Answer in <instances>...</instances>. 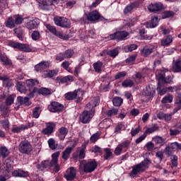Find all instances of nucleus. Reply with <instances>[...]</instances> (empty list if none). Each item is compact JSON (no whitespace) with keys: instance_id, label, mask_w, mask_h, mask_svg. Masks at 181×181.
Listing matches in <instances>:
<instances>
[{"instance_id":"nucleus-16","label":"nucleus","mask_w":181,"mask_h":181,"mask_svg":"<svg viewBox=\"0 0 181 181\" xmlns=\"http://www.w3.org/2000/svg\"><path fill=\"white\" fill-rule=\"evenodd\" d=\"M54 153L52 155V160H45L44 161H42V165L44 168V169H50V168H53V165L56 163L57 160L55 157L54 156Z\"/></svg>"},{"instance_id":"nucleus-64","label":"nucleus","mask_w":181,"mask_h":181,"mask_svg":"<svg viewBox=\"0 0 181 181\" xmlns=\"http://www.w3.org/2000/svg\"><path fill=\"white\" fill-rule=\"evenodd\" d=\"M170 147L173 149L179 150L181 149V144L177 142L171 143Z\"/></svg>"},{"instance_id":"nucleus-61","label":"nucleus","mask_w":181,"mask_h":181,"mask_svg":"<svg viewBox=\"0 0 181 181\" xmlns=\"http://www.w3.org/2000/svg\"><path fill=\"white\" fill-rule=\"evenodd\" d=\"M13 101H15V97L13 96V95L8 96L6 99V105H12Z\"/></svg>"},{"instance_id":"nucleus-60","label":"nucleus","mask_w":181,"mask_h":181,"mask_svg":"<svg viewBox=\"0 0 181 181\" xmlns=\"http://www.w3.org/2000/svg\"><path fill=\"white\" fill-rule=\"evenodd\" d=\"M117 114H118V109H112V110H107L106 115L107 117H114L117 115Z\"/></svg>"},{"instance_id":"nucleus-21","label":"nucleus","mask_w":181,"mask_h":181,"mask_svg":"<svg viewBox=\"0 0 181 181\" xmlns=\"http://www.w3.org/2000/svg\"><path fill=\"white\" fill-rule=\"evenodd\" d=\"M4 25L6 28H8V29H15V28H16L15 20L12 16H9L6 18V20L5 21Z\"/></svg>"},{"instance_id":"nucleus-2","label":"nucleus","mask_w":181,"mask_h":181,"mask_svg":"<svg viewBox=\"0 0 181 181\" xmlns=\"http://www.w3.org/2000/svg\"><path fill=\"white\" fill-rule=\"evenodd\" d=\"M39 84V81L37 79H28L25 81V86L29 91L28 96L29 98H33L35 97V94L37 93L38 88L35 87Z\"/></svg>"},{"instance_id":"nucleus-1","label":"nucleus","mask_w":181,"mask_h":181,"mask_svg":"<svg viewBox=\"0 0 181 181\" xmlns=\"http://www.w3.org/2000/svg\"><path fill=\"white\" fill-rule=\"evenodd\" d=\"M152 163V161L149 158H146L143 161L139 164L132 166V170L130 173L131 177H135L139 173H142L149 168V165Z\"/></svg>"},{"instance_id":"nucleus-9","label":"nucleus","mask_w":181,"mask_h":181,"mask_svg":"<svg viewBox=\"0 0 181 181\" xmlns=\"http://www.w3.org/2000/svg\"><path fill=\"white\" fill-rule=\"evenodd\" d=\"M74 54V50L69 49L65 50L64 52H61L56 56V60L58 62H63L65 59H71Z\"/></svg>"},{"instance_id":"nucleus-8","label":"nucleus","mask_w":181,"mask_h":181,"mask_svg":"<svg viewBox=\"0 0 181 181\" xmlns=\"http://www.w3.org/2000/svg\"><path fill=\"white\" fill-rule=\"evenodd\" d=\"M129 35L127 31H117L109 35L110 40H125V38Z\"/></svg>"},{"instance_id":"nucleus-12","label":"nucleus","mask_w":181,"mask_h":181,"mask_svg":"<svg viewBox=\"0 0 181 181\" xmlns=\"http://www.w3.org/2000/svg\"><path fill=\"white\" fill-rule=\"evenodd\" d=\"M11 176L13 177H28L29 172L25 171L22 168H18L12 172Z\"/></svg>"},{"instance_id":"nucleus-40","label":"nucleus","mask_w":181,"mask_h":181,"mask_svg":"<svg viewBox=\"0 0 181 181\" xmlns=\"http://www.w3.org/2000/svg\"><path fill=\"white\" fill-rule=\"evenodd\" d=\"M119 53V51L118 50V48H115L107 52V56H110V57H112L113 59H115V57L118 56Z\"/></svg>"},{"instance_id":"nucleus-46","label":"nucleus","mask_w":181,"mask_h":181,"mask_svg":"<svg viewBox=\"0 0 181 181\" xmlns=\"http://www.w3.org/2000/svg\"><path fill=\"white\" fill-rule=\"evenodd\" d=\"M134 81L131 80V79H125L122 83V87H124V88H127L128 87H132L134 86Z\"/></svg>"},{"instance_id":"nucleus-20","label":"nucleus","mask_w":181,"mask_h":181,"mask_svg":"<svg viewBox=\"0 0 181 181\" xmlns=\"http://www.w3.org/2000/svg\"><path fill=\"white\" fill-rule=\"evenodd\" d=\"M100 104V97L99 96H96L94 97L91 99V100L86 104V107H88L91 110H95L94 108H95V107H97V105H98Z\"/></svg>"},{"instance_id":"nucleus-30","label":"nucleus","mask_w":181,"mask_h":181,"mask_svg":"<svg viewBox=\"0 0 181 181\" xmlns=\"http://www.w3.org/2000/svg\"><path fill=\"white\" fill-rule=\"evenodd\" d=\"M74 149V146L71 147H67L65 149V151L62 152V159H64V160H67V159H69V156H70V153L73 152Z\"/></svg>"},{"instance_id":"nucleus-56","label":"nucleus","mask_w":181,"mask_h":181,"mask_svg":"<svg viewBox=\"0 0 181 181\" xmlns=\"http://www.w3.org/2000/svg\"><path fill=\"white\" fill-rule=\"evenodd\" d=\"M119 145L120 146V147H122L123 150L125 149V151H127V149L129 148V145H131V141L129 140H125Z\"/></svg>"},{"instance_id":"nucleus-33","label":"nucleus","mask_w":181,"mask_h":181,"mask_svg":"<svg viewBox=\"0 0 181 181\" xmlns=\"http://www.w3.org/2000/svg\"><path fill=\"white\" fill-rule=\"evenodd\" d=\"M153 141L156 145H158L159 146H163L165 145V139L162 136H156L153 138Z\"/></svg>"},{"instance_id":"nucleus-28","label":"nucleus","mask_w":181,"mask_h":181,"mask_svg":"<svg viewBox=\"0 0 181 181\" xmlns=\"http://www.w3.org/2000/svg\"><path fill=\"white\" fill-rule=\"evenodd\" d=\"M138 6V4L136 3H131L130 4H128L124 9V14L127 15L128 13H131Z\"/></svg>"},{"instance_id":"nucleus-37","label":"nucleus","mask_w":181,"mask_h":181,"mask_svg":"<svg viewBox=\"0 0 181 181\" xmlns=\"http://www.w3.org/2000/svg\"><path fill=\"white\" fill-rule=\"evenodd\" d=\"M93 69L95 73H101V69H103V62L98 61L93 64Z\"/></svg>"},{"instance_id":"nucleus-34","label":"nucleus","mask_w":181,"mask_h":181,"mask_svg":"<svg viewBox=\"0 0 181 181\" xmlns=\"http://www.w3.org/2000/svg\"><path fill=\"white\" fill-rule=\"evenodd\" d=\"M156 131H159V127L158 124H154L151 127L147 128L144 133L148 135V134H153V132H156Z\"/></svg>"},{"instance_id":"nucleus-14","label":"nucleus","mask_w":181,"mask_h":181,"mask_svg":"<svg viewBox=\"0 0 181 181\" xmlns=\"http://www.w3.org/2000/svg\"><path fill=\"white\" fill-rule=\"evenodd\" d=\"M148 9L150 12H159L163 9V4L160 2L151 4L148 6Z\"/></svg>"},{"instance_id":"nucleus-17","label":"nucleus","mask_w":181,"mask_h":181,"mask_svg":"<svg viewBox=\"0 0 181 181\" xmlns=\"http://www.w3.org/2000/svg\"><path fill=\"white\" fill-rule=\"evenodd\" d=\"M69 134V129L64 127H62L58 129L57 135L61 141H64L66 136Z\"/></svg>"},{"instance_id":"nucleus-23","label":"nucleus","mask_w":181,"mask_h":181,"mask_svg":"<svg viewBox=\"0 0 181 181\" xmlns=\"http://www.w3.org/2000/svg\"><path fill=\"white\" fill-rule=\"evenodd\" d=\"M49 62H42L35 66V70H36L37 72L42 71V70L49 68Z\"/></svg>"},{"instance_id":"nucleus-41","label":"nucleus","mask_w":181,"mask_h":181,"mask_svg":"<svg viewBox=\"0 0 181 181\" xmlns=\"http://www.w3.org/2000/svg\"><path fill=\"white\" fill-rule=\"evenodd\" d=\"M42 9H43L44 11H50V6H52L50 0L42 1Z\"/></svg>"},{"instance_id":"nucleus-35","label":"nucleus","mask_w":181,"mask_h":181,"mask_svg":"<svg viewBox=\"0 0 181 181\" xmlns=\"http://www.w3.org/2000/svg\"><path fill=\"white\" fill-rule=\"evenodd\" d=\"M13 19L14 20V23H16V26L18 25H22L23 23V17L20 14H16L12 16Z\"/></svg>"},{"instance_id":"nucleus-4","label":"nucleus","mask_w":181,"mask_h":181,"mask_svg":"<svg viewBox=\"0 0 181 181\" xmlns=\"http://www.w3.org/2000/svg\"><path fill=\"white\" fill-rule=\"evenodd\" d=\"M81 89L78 88L72 92H68L65 93L64 98L67 101H71L73 100H76V103H81V98H80V92Z\"/></svg>"},{"instance_id":"nucleus-47","label":"nucleus","mask_w":181,"mask_h":181,"mask_svg":"<svg viewBox=\"0 0 181 181\" xmlns=\"http://www.w3.org/2000/svg\"><path fill=\"white\" fill-rule=\"evenodd\" d=\"M86 144H83L81 148H79V155L78 158L79 159H84L86 158Z\"/></svg>"},{"instance_id":"nucleus-62","label":"nucleus","mask_w":181,"mask_h":181,"mask_svg":"<svg viewBox=\"0 0 181 181\" xmlns=\"http://www.w3.org/2000/svg\"><path fill=\"white\" fill-rule=\"evenodd\" d=\"M61 83L64 84V83H69V81H73V76H67L61 79Z\"/></svg>"},{"instance_id":"nucleus-44","label":"nucleus","mask_w":181,"mask_h":181,"mask_svg":"<svg viewBox=\"0 0 181 181\" xmlns=\"http://www.w3.org/2000/svg\"><path fill=\"white\" fill-rule=\"evenodd\" d=\"M124 100L120 97H115L112 100L113 105L115 107H121Z\"/></svg>"},{"instance_id":"nucleus-6","label":"nucleus","mask_w":181,"mask_h":181,"mask_svg":"<svg viewBox=\"0 0 181 181\" xmlns=\"http://www.w3.org/2000/svg\"><path fill=\"white\" fill-rule=\"evenodd\" d=\"M97 161L95 159L93 160H88L84 165H83V172L84 173H92L94 172L95 169H97Z\"/></svg>"},{"instance_id":"nucleus-43","label":"nucleus","mask_w":181,"mask_h":181,"mask_svg":"<svg viewBox=\"0 0 181 181\" xmlns=\"http://www.w3.org/2000/svg\"><path fill=\"white\" fill-rule=\"evenodd\" d=\"M16 90L19 91V93H26V86H24L22 82H17L16 83Z\"/></svg>"},{"instance_id":"nucleus-36","label":"nucleus","mask_w":181,"mask_h":181,"mask_svg":"<svg viewBox=\"0 0 181 181\" xmlns=\"http://www.w3.org/2000/svg\"><path fill=\"white\" fill-rule=\"evenodd\" d=\"M0 62L4 64V66H11L12 64V62L8 59V57L5 55H0Z\"/></svg>"},{"instance_id":"nucleus-58","label":"nucleus","mask_w":181,"mask_h":181,"mask_svg":"<svg viewBox=\"0 0 181 181\" xmlns=\"http://www.w3.org/2000/svg\"><path fill=\"white\" fill-rule=\"evenodd\" d=\"M48 145L50 149L54 151L57 146H56V141L54 140L53 138H51L48 140Z\"/></svg>"},{"instance_id":"nucleus-5","label":"nucleus","mask_w":181,"mask_h":181,"mask_svg":"<svg viewBox=\"0 0 181 181\" xmlns=\"http://www.w3.org/2000/svg\"><path fill=\"white\" fill-rule=\"evenodd\" d=\"M18 150L21 153L29 155L33 151L32 144L28 140L22 141L19 144Z\"/></svg>"},{"instance_id":"nucleus-49","label":"nucleus","mask_w":181,"mask_h":181,"mask_svg":"<svg viewBox=\"0 0 181 181\" xmlns=\"http://www.w3.org/2000/svg\"><path fill=\"white\" fill-rule=\"evenodd\" d=\"M105 155H104V160H108L111 156H112V152L111 151V149L106 148L104 149Z\"/></svg>"},{"instance_id":"nucleus-11","label":"nucleus","mask_w":181,"mask_h":181,"mask_svg":"<svg viewBox=\"0 0 181 181\" xmlns=\"http://www.w3.org/2000/svg\"><path fill=\"white\" fill-rule=\"evenodd\" d=\"M46 128L42 129V134L44 135H52L53 132H54V129H56V123L53 122L46 123Z\"/></svg>"},{"instance_id":"nucleus-13","label":"nucleus","mask_w":181,"mask_h":181,"mask_svg":"<svg viewBox=\"0 0 181 181\" xmlns=\"http://www.w3.org/2000/svg\"><path fill=\"white\" fill-rule=\"evenodd\" d=\"M156 88L153 87V85L149 84L146 87V89L143 90V95L146 97H149V98H153L155 95Z\"/></svg>"},{"instance_id":"nucleus-48","label":"nucleus","mask_w":181,"mask_h":181,"mask_svg":"<svg viewBox=\"0 0 181 181\" xmlns=\"http://www.w3.org/2000/svg\"><path fill=\"white\" fill-rule=\"evenodd\" d=\"M25 129H26V127L25 126V124H21L18 127H13L12 129V132H13V134H19V132H22V131Z\"/></svg>"},{"instance_id":"nucleus-15","label":"nucleus","mask_w":181,"mask_h":181,"mask_svg":"<svg viewBox=\"0 0 181 181\" xmlns=\"http://www.w3.org/2000/svg\"><path fill=\"white\" fill-rule=\"evenodd\" d=\"M39 25H40V20H39L38 18H35L34 20H31L27 22V23L25 24V28H27V29H29L30 30H32V29L37 28V26H39Z\"/></svg>"},{"instance_id":"nucleus-38","label":"nucleus","mask_w":181,"mask_h":181,"mask_svg":"<svg viewBox=\"0 0 181 181\" xmlns=\"http://www.w3.org/2000/svg\"><path fill=\"white\" fill-rule=\"evenodd\" d=\"M173 101V95L168 94L165 95L161 100L162 104H170Z\"/></svg>"},{"instance_id":"nucleus-19","label":"nucleus","mask_w":181,"mask_h":181,"mask_svg":"<svg viewBox=\"0 0 181 181\" xmlns=\"http://www.w3.org/2000/svg\"><path fill=\"white\" fill-rule=\"evenodd\" d=\"M86 18L88 21L90 22H95V21H98L100 18V13L97 11H93L86 15Z\"/></svg>"},{"instance_id":"nucleus-25","label":"nucleus","mask_w":181,"mask_h":181,"mask_svg":"<svg viewBox=\"0 0 181 181\" xmlns=\"http://www.w3.org/2000/svg\"><path fill=\"white\" fill-rule=\"evenodd\" d=\"M172 42H173V37L172 35L165 36L161 40V46L168 47V46H169Z\"/></svg>"},{"instance_id":"nucleus-59","label":"nucleus","mask_w":181,"mask_h":181,"mask_svg":"<svg viewBox=\"0 0 181 181\" xmlns=\"http://www.w3.org/2000/svg\"><path fill=\"white\" fill-rule=\"evenodd\" d=\"M0 124L2 125L3 128L6 129V131L9 129V120L8 119L0 120Z\"/></svg>"},{"instance_id":"nucleus-24","label":"nucleus","mask_w":181,"mask_h":181,"mask_svg":"<svg viewBox=\"0 0 181 181\" xmlns=\"http://www.w3.org/2000/svg\"><path fill=\"white\" fill-rule=\"evenodd\" d=\"M64 177L69 181L74 180V177H76V168H74V167H71L69 173L65 174Z\"/></svg>"},{"instance_id":"nucleus-53","label":"nucleus","mask_w":181,"mask_h":181,"mask_svg":"<svg viewBox=\"0 0 181 181\" xmlns=\"http://www.w3.org/2000/svg\"><path fill=\"white\" fill-rule=\"evenodd\" d=\"M39 117H40V107H35L33 110V117L38 118Z\"/></svg>"},{"instance_id":"nucleus-51","label":"nucleus","mask_w":181,"mask_h":181,"mask_svg":"<svg viewBox=\"0 0 181 181\" xmlns=\"http://www.w3.org/2000/svg\"><path fill=\"white\" fill-rule=\"evenodd\" d=\"M122 129H125V125L122 123L117 124L115 128V134H116V135L117 134H121Z\"/></svg>"},{"instance_id":"nucleus-7","label":"nucleus","mask_w":181,"mask_h":181,"mask_svg":"<svg viewBox=\"0 0 181 181\" xmlns=\"http://www.w3.org/2000/svg\"><path fill=\"white\" fill-rule=\"evenodd\" d=\"M54 22L57 26L61 28H70V20L64 17L56 16L54 18Z\"/></svg>"},{"instance_id":"nucleus-42","label":"nucleus","mask_w":181,"mask_h":181,"mask_svg":"<svg viewBox=\"0 0 181 181\" xmlns=\"http://www.w3.org/2000/svg\"><path fill=\"white\" fill-rule=\"evenodd\" d=\"M13 32L15 35H16L17 37L19 39V40H23V30L19 28H15L13 30Z\"/></svg>"},{"instance_id":"nucleus-39","label":"nucleus","mask_w":181,"mask_h":181,"mask_svg":"<svg viewBox=\"0 0 181 181\" xmlns=\"http://www.w3.org/2000/svg\"><path fill=\"white\" fill-rule=\"evenodd\" d=\"M9 155V150L6 146H1L0 148V156L5 158Z\"/></svg>"},{"instance_id":"nucleus-26","label":"nucleus","mask_w":181,"mask_h":181,"mask_svg":"<svg viewBox=\"0 0 181 181\" xmlns=\"http://www.w3.org/2000/svg\"><path fill=\"white\" fill-rule=\"evenodd\" d=\"M159 25V18L158 17H152L151 21L150 23H146V28H156Z\"/></svg>"},{"instance_id":"nucleus-3","label":"nucleus","mask_w":181,"mask_h":181,"mask_svg":"<svg viewBox=\"0 0 181 181\" xmlns=\"http://www.w3.org/2000/svg\"><path fill=\"white\" fill-rule=\"evenodd\" d=\"M95 112V110L91 109L90 110H85L83 111L79 117L80 121L82 122V124H88L90 121L93 119V117H94V113Z\"/></svg>"},{"instance_id":"nucleus-52","label":"nucleus","mask_w":181,"mask_h":181,"mask_svg":"<svg viewBox=\"0 0 181 181\" xmlns=\"http://www.w3.org/2000/svg\"><path fill=\"white\" fill-rule=\"evenodd\" d=\"M138 49V45L135 44H132L130 45H127L124 47L125 52H134V50H136Z\"/></svg>"},{"instance_id":"nucleus-27","label":"nucleus","mask_w":181,"mask_h":181,"mask_svg":"<svg viewBox=\"0 0 181 181\" xmlns=\"http://www.w3.org/2000/svg\"><path fill=\"white\" fill-rule=\"evenodd\" d=\"M60 156V152L57 151L54 153V159L57 160L55 163L52 165V167H54V172L55 173H57L59 170H60V165L57 163L59 162V156Z\"/></svg>"},{"instance_id":"nucleus-57","label":"nucleus","mask_w":181,"mask_h":181,"mask_svg":"<svg viewBox=\"0 0 181 181\" xmlns=\"http://www.w3.org/2000/svg\"><path fill=\"white\" fill-rule=\"evenodd\" d=\"M174 15H175V12H173V11H165L163 14V19L172 18L173 16H174Z\"/></svg>"},{"instance_id":"nucleus-63","label":"nucleus","mask_w":181,"mask_h":181,"mask_svg":"<svg viewBox=\"0 0 181 181\" xmlns=\"http://www.w3.org/2000/svg\"><path fill=\"white\" fill-rule=\"evenodd\" d=\"M175 104L177 105L175 110L176 111H179L181 108V95L176 98Z\"/></svg>"},{"instance_id":"nucleus-54","label":"nucleus","mask_w":181,"mask_h":181,"mask_svg":"<svg viewBox=\"0 0 181 181\" xmlns=\"http://www.w3.org/2000/svg\"><path fill=\"white\" fill-rule=\"evenodd\" d=\"M20 50H22L23 52H32V48L29 47V45L26 44H20Z\"/></svg>"},{"instance_id":"nucleus-50","label":"nucleus","mask_w":181,"mask_h":181,"mask_svg":"<svg viewBox=\"0 0 181 181\" xmlns=\"http://www.w3.org/2000/svg\"><path fill=\"white\" fill-rule=\"evenodd\" d=\"M38 93L39 94H42V95H49L50 94H52V92L50 91V90L49 88H41L40 89H38Z\"/></svg>"},{"instance_id":"nucleus-29","label":"nucleus","mask_w":181,"mask_h":181,"mask_svg":"<svg viewBox=\"0 0 181 181\" xmlns=\"http://www.w3.org/2000/svg\"><path fill=\"white\" fill-rule=\"evenodd\" d=\"M153 52V48L145 46L144 48L141 49V56H144V57H146L147 56H149L151 53Z\"/></svg>"},{"instance_id":"nucleus-32","label":"nucleus","mask_w":181,"mask_h":181,"mask_svg":"<svg viewBox=\"0 0 181 181\" xmlns=\"http://www.w3.org/2000/svg\"><path fill=\"white\" fill-rule=\"evenodd\" d=\"M0 80L4 81V84L6 87H12L13 86V83L12 81L8 78V76H0Z\"/></svg>"},{"instance_id":"nucleus-45","label":"nucleus","mask_w":181,"mask_h":181,"mask_svg":"<svg viewBox=\"0 0 181 181\" xmlns=\"http://www.w3.org/2000/svg\"><path fill=\"white\" fill-rule=\"evenodd\" d=\"M57 74V71L56 70H47L45 71V78H52V77H54Z\"/></svg>"},{"instance_id":"nucleus-55","label":"nucleus","mask_w":181,"mask_h":181,"mask_svg":"<svg viewBox=\"0 0 181 181\" xmlns=\"http://www.w3.org/2000/svg\"><path fill=\"white\" fill-rule=\"evenodd\" d=\"M98 139H100V133L98 132L93 134L90 138V141L92 144H95Z\"/></svg>"},{"instance_id":"nucleus-18","label":"nucleus","mask_w":181,"mask_h":181,"mask_svg":"<svg viewBox=\"0 0 181 181\" xmlns=\"http://www.w3.org/2000/svg\"><path fill=\"white\" fill-rule=\"evenodd\" d=\"M25 105V107H29L30 104H32V102L29 101V98L28 97H22V96H18L17 97V103L16 105Z\"/></svg>"},{"instance_id":"nucleus-10","label":"nucleus","mask_w":181,"mask_h":181,"mask_svg":"<svg viewBox=\"0 0 181 181\" xmlns=\"http://www.w3.org/2000/svg\"><path fill=\"white\" fill-rule=\"evenodd\" d=\"M64 108V106L58 102H52L51 105L48 106V110L50 112H62Z\"/></svg>"},{"instance_id":"nucleus-31","label":"nucleus","mask_w":181,"mask_h":181,"mask_svg":"<svg viewBox=\"0 0 181 181\" xmlns=\"http://www.w3.org/2000/svg\"><path fill=\"white\" fill-rule=\"evenodd\" d=\"M4 169H6L7 173L11 172V170L13 168V161L8 158L4 163Z\"/></svg>"},{"instance_id":"nucleus-22","label":"nucleus","mask_w":181,"mask_h":181,"mask_svg":"<svg viewBox=\"0 0 181 181\" xmlns=\"http://www.w3.org/2000/svg\"><path fill=\"white\" fill-rule=\"evenodd\" d=\"M172 70L174 73H181V60L177 59L173 61L172 64Z\"/></svg>"}]
</instances>
